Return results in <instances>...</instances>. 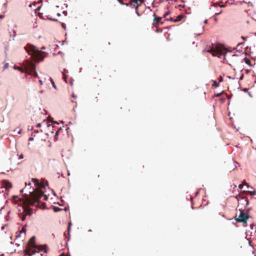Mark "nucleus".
I'll list each match as a JSON object with an SVG mask.
<instances>
[{
  "label": "nucleus",
  "instance_id": "obj_1",
  "mask_svg": "<svg viewBox=\"0 0 256 256\" xmlns=\"http://www.w3.org/2000/svg\"><path fill=\"white\" fill-rule=\"evenodd\" d=\"M30 198L26 197L25 202H22V206L18 209V214L22 221H24L27 216H30L34 212V209L30 208V206H36L39 203L42 196V193L32 192Z\"/></svg>",
  "mask_w": 256,
  "mask_h": 256
},
{
  "label": "nucleus",
  "instance_id": "obj_2",
  "mask_svg": "<svg viewBox=\"0 0 256 256\" xmlns=\"http://www.w3.org/2000/svg\"><path fill=\"white\" fill-rule=\"evenodd\" d=\"M25 50L28 54L31 56L33 60L36 62H38L40 60H42L44 58L45 52H42L38 50L36 46L32 44H28L24 47Z\"/></svg>",
  "mask_w": 256,
  "mask_h": 256
},
{
  "label": "nucleus",
  "instance_id": "obj_3",
  "mask_svg": "<svg viewBox=\"0 0 256 256\" xmlns=\"http://www.w3.org/2000/svg\"><path fill=\"white\" fill-rule=\"evenodd\" d=\"M240 214L238 218H236V220L238 222L246 223L248 220L249 216L246 213L244 212L242 210L240 209Z\"/></svg>",
  "mask_w": 256,
  "mask_h": 256
},
{
  "label": "nucleus",
  "instance_id": "obj_4",
  "mask_svg": "<svg viewBox=\"0 0 256 256\" xmlns=\"http://www.w3.org/2000/svg\"><path fill=\"white\" fill-rule=\"evenodd\" d=\"M15 69L21 71L22 72L28 73V69H30L32 72H34V76H37V72L36 71V66L33 64L32 62H29L28 66V68H20V67L15 68Z\"/></svg>",
  "mask_w": 256,
  "mask_h": 256
},
{
  "label": "nucleus",
  "instance_id": "obj_5",
  "mask_svg": "<svg viewBox=\"0 0 256 256\" xmlns=\"http://www.w3.org/2000/svg\"><path fill=\"white\" fill-rule=\"evenodd\" d=\"M2 182L3 186L1 187L0 189H2L4 188L6 190H8L12 186V184L7 180H3Z\"/></svg>",
  "mask_w": 256,
  "mask_h": 256
},
{
  "label": "nucleus",
  "instance_id": "obj_6",
  "mask_svg": "<svg viewBox=\"0 0 256 256\" xmlns=\"http://www.w3.org/2000/svg\"><path fill=\"white\" fill-rule=\"evenodd\" d=\"M29 244L33 248H38V245H36L35 244V237L32 236V237L29 241H28Z\"/></svg>",
  "mask_w": 256,
  "mask_h": 256
},
{
  "label": "nucleus",
  "instance_id": "obj_7",
  "mask_svg": "<svg viewBox=\"0 0 256 256\" xmlns=\"http://www.w3.org/2000/svg\"><path fill=\"white\" fill-rule=\"evenodd\" d=\"M184 18V15L180 14L176 16V18L175 19H174L173 18H170V20L171 21H173L174 22H178L182 20Z\"/></svg>",
  "mask_w": 256,
  "mask_h": 256
},
{
  "label": "nucleus",
  "instance_id": "obj_8",
  "mask_svg": "<svg viewBox=\"0 0 256 256\" xmlns=\"http://www.w3.org/2000/svg\"><path fill=\"white\" fill-rule=\"evenodd\" d=\"M162 18L161 17H155L154 19L153 25L155 27H157L159 22L161 21Z\"/></svg>",
  "mask_w": 256,
  "mask_h": 256
},
{
  "label": "nucleus",
  "instance_id": "obj_9",
  "mask_svg": "<svg viewBox=\"0 0 256 256\" xmlns=\"http://www.w3.org/2000/svg\"><path fill=\"white\" fill-rule=\"evenodd\" d=\"M42 192V195L44 194L43 192H42L40 190H36V192H34V191L30 192V196H26V194H24V196H25L24 200H20L21 204L22 205V202H25V200H26V197L30 198V196H31L30 195H31V194H32V192L38 193V192Z\"/></svg>",
  "mask_w": 256,
  "mask_h": 256
},
{
  "label": "nucleus",
  "instance_id": "obj_10",
  "mask_svg": "<svg viewBox=\"0 0 256 256\" xmlns=\"http://www.w3.org/2000/svg\"><path fill=\"white\" fill-rule=\"evenodd\" d=\"M32 181L34 183L38 188L41 187V184H40L38 180L36 178H32Z\"/></svg>",
  "mask_w": 256,
  "mask_h": 256
},
{
  "label": "nucleus",
  "instance_id": "obj_11",
  "mask_svg": "<svg viewBox=\"0 0 256 256\" xmlns=\"http://www.w3.org/2000/svg\"><path fill=\"white\" fill-rule=\"evenodd\" d=\"M210 52H211L214 56H218L220 57V56L222 55V52H215L212 50H210Z\"/></svg>",
  "mask_w": 256,
  "mask_h": 256
},
{
  "label": "nucleus",
  "instance_id": "obj_12",
  "mask_svg": "<svg viewBox=\"0 0 256 256\" xmlns=\"http://www.w3.org/2000/svg\"><path fill=\"white\" fill-rule=\"evenodd\" d=\"M38 248L39 250L44 251L45 253L47 252L46 245H44V246H38V248Z\"/></svg>",
  "mask_w": 256,
  "mask_h": 256
},
{
  "label": "nucleus",
  "instance_id": "obj_13",
  "mask_svg": "<svg viewBox=\"0 0 256 256\" xmlns=\"http://www.w3.org/2000/svg\"><path fill=\"white\" fill-rule=\"evenodd\" d=\"M132 2H134V4H136V13L137 14V15L138 16H140V14L138 11V6H139V4H138V0H132Z\"/></svg>",
  "mask_w": 256,
  "mask_h": 256
},
{
  "label": "nucleus",
  "instance_id": "obj_14",
  "mask_svg": "<svg viewBox=\"0 0 256 256\" xmlns=\"http://www.w3.org/2000/svg\"><path fill=\"white\" fill-rule=\"evenodd\" d=\"M48 124V122L46 120H44L42 123H38L37 126H36V127H40L41 126H44L45 124Z\"/></svg>",
  "mask_w": 256,
  "mask_h": 256
},
{
  "label": "nucleus",
  "instance_id": "obj_15",
  "mask_svg": "<svg viewBox=\"0 0 256 256\" xmlns=\"http://www.w3.org/2000/svg\"><path fill=\"white\" fill-rule=\"evenodd\" d=\"M22 233H24V234H26V230H25V228L24 227H23L22 230H21V231L20 232L18 236H20V234H22Z\"/></svg>",
  "mask_w": 256,
  "mask_h": 256
},
{
  "label": "nucleus",
  "instance_id": "obj_16",
  "mask_svg": "<svg viewBox=\"0 0 256 256\" xmlns=\"http://www.w3.org/2000/svg\"><path fill=\"white\" fill-rule=\"evenodd\" d=\"M248 193L250 194L251 196H254L256 194V191H247Z\"/></svg>",
  "mask_w": 256,
  "mask_h": 256
},
{
  "label": "nucleus",
  "instance_id": "obj_17",
  "mask_svg": "<svg viewBox=\"0 0 256 256\" xmlns=\"http://www.w3.org/2000/svg\"><path fill=\"white\" fill-rule=\"evenodd\" d=\"M228 2H228L226 1L224 4H218L220 6V8H224V7H226V4L228 3Z\"/></svg>",
  "mask_w": 256,
  "mask_h": 256
},
{
  "label": "nucleus",
  "instance_id": "obj_18",
  "mask_svg": "<svg viewBox=\"0 0 256 256\" xmlns=\"http://www.w3.org/2000/svg\"><path fill=\"white\" fill-rule=\"evenodd\" d=\"M242 199H244V202H246V206L248 204V200L246 198L242 197Z\"/></svg>",
  "mask_w": 256,
  "mask_h": 256
},
{
  "label": "nucleus",
  "instance_id": "obj_19",
  "mask_svg": "<svg viewBox=\"0 0 256 256\" xmlns=\"http://www.w3.org/2000/svg\"><path fill=\"white\" fill-rule=\"evenodd\" d=\"M212 86L217 88L219 86V84L216 81L214 80V84H212Z\"/></svg>",
  "mask_w": 256,
  "mask_h": 256
},
{
  "label": "nucleus",
  "instance_id": "obj_20",
  "mask_svg": "<svg viewBox=\"0 0 256 256\" xmlns=\"http://www.w3.org/2000/svg\"><path fill=\"white\" fill-rule=\"evenodd\" d=\"M52 124H48L47 125V126L48 127H50L51 125L52 126V127L54 128V124H58L56 122H50Z\"/></svg>",
  "mask_w": 256,
  "mask_h": 256
},
{
  "label": "nucleus",
  "instance_id": "obj_21",
  "mask_svg": "<svg viewBox=\"0 0 256 256\" xmlns=\"http://www.w3.org/2000/svg\"><path fill=\"white\" fill-rule=\"evenodd\" d=\"M60 210V208L58 207H54V212H58Z\"/></svg>",
  "mask_w": 256,
  "mask_h": 256
},
{
  "label": "nucleus",
  "instance_id": "obj_22",
  "mask_svg": "<svg viewBox=\"0 0 256 256\" xmlns=\"http://www.w3.org/2000/svg\"><path fill=\"white\" fill-rule=\"evenodd\" d=\"M48 18L50 20H52V21H56V20L54 19V18H49V17H48Z\"/></svg>",
  "mask_w": 256,
  "mask_h": 256
},
{
  "label": "nucleus",
  "instance_id": "obj_23",
  "mask_svg": "<svg viewBox=\"0 0 256 256\" xmlns=\"http://www.w3.org/2000/svg\"><path fill=\"white\" fill-rule=\"evenodd\" d=\"M243 186H244V184H240L238 186V188H240V189H242L243 188Z\"/></svg>",
  "mask_w": 256,
  "mask_h": 256
},
{
  "label": "nucleus",
  "instance_id": "obj_24",
  "mask_svg": "<svg viewBox=\"0 0 256 256\" xmlns=\"http://www.w3.org/2000/svg\"><path fill=\"white\" fill-rule=\"evenodd\" d=\"M37 252L36 250H32V254H35Z\"/></svg>",
  "mask_w": 256,
  "mask_h": 256
},
{
  "label": "nucleus",
  "instance_id": "obj_25",
  "mask_svg": "<svg viewBox=\"0 0 256 256\" xmlns=\"http://www.w3.org/2000/svg\"><path fill=\"white\" fill-rule=\"evenodd\" d=\"M60 130H61V129H58V130L56 132V135H55V136H58V132L60 131Z\"/></svg>",
  "mask_w": 256,
  "mask_h": 256
},
{
  "label": "nucleus",
  "instance_id": "obj_26",
  "mask_svg": "<svg viewBox=\"0 0 256 256\" xmlns=\"http://www.w3.org/2000/svg\"><path fill=\"white\" fill-rule=\"evenodd\" d=\"M52 84L53 87L56 88V86L54 82H52Z\"/></svg>",
  "mask_w": 256,
  "mask_h": 256
},
{
  "label": "nucleus",
  "instance_id": "obj_27",
  "mask_svg": "<svg viewBox=\"0 0 256 256\" xmlns=\"http://www.w3.org/2000/svg\"><path fill=\"white\" fill-rule=\"evenodd\" d=\"M220 95H221V94H216L215 96H216V97H218V96H220Z\"/></svg>",
  "mask_w": 256,
  "mask_h": 256
},
{
  "label": "nucleus",
  "instance_id": "obj_28",
  "mask_svg": "<svg viewBox=\"0 0 256 256\" xmlns=\"http://www.w3.org/2000/svg\"><path fill=\"white\" fill-rule=\"evenodd\" d=\"M234 0H230V4H232L233 2H234Z\"/></svg>",
  "mask_w": 256,
  "mask_h": 256
},
{
  "label": "nucleus",
  "instance_id": "obj_29",
  "mask_svg": "<svg viewBox=\"0 0 256 256\" xmlns=\"http://www.w3.org/2000/svg\"><path fill=\"white\" fill-rule=\"evenodd\" d=\"M242 184H244V185H247V184H247V183H246V182H243Z\"/></svg>",
  "mask_w": 256,
  "mask_h": 256
},
{
  "label": "nucleus",
  "instance_id": "obj_30",
  "mask_svg": "<svg viewBox=\"0 0 256 256\" xmlns=\"http://www.w3.org/2000/svg\"><path fill=\"white\" fill-rule=\"evenodd\" d=\"M223 80V78H222L221 76L220 77V82H222Z\"/></svg>",
  "mask_w": 256,
  "mask_h": 256
},
{
  "label": "nucleus",
  "instance_id": "obj_31",
  "mask_svg": "<svg viewBox=\"0 0 256 256\" xmlns=\"http://www.w3.org/2000/svg\"><path fill=\"white\" fill-rule=\"evenodd\" d=\"M27 184H28V186H30L31 184H30V182H29L28 184H27V183L26 182V186H27Z\"/></svg>",
  "mask_w": 256,
  "mask_h": 256
},
{
  "label": "nucleus",
  "instance_id": "obj_32",
  "mask_svg": "<svg viewBox=\"0 0 256 256\" xmlns=\"http://www.w3.org/2000/svg\"><path fill=\"white\" fill-rule=\"evenodd\" d=\"M140 3H142L143 2L144 0H140Z\"/></svg>",
  "mask_w": 256,
  "mask_h": 256
},
{
  "label": "nucleus",
  "instance_id": "obj_33",
  "mask_svg": "<svg viewBox=\"0 0 256 256\" xmlns=\"http://www.w3.org/2000/svg\"><path fill=\"white\" fill-rule=\"evenodd\" d=\"M17 132L18 134H20V130H19Z\"/></svg>",
  "mask_w": 256,
  "mask_h": 256
},
{
  "label": "nucleus",
  "instance_id": "obj_34",
  "mask_svg": "<svg viewBox=\"0 0 256 256\" xmlns=\"http://www.w3.org/2000/svg\"><path fill=\"white\" fill-rule=\"evenodd\" d=\"M39 82L40 83V84H42V80H40Z\"/></svg>",
  "mask_w": 256,
  "mask_h": 256
},
{
  "label": "nucleus",
  "instance_id": "obj_35",
  "mask_svg": "<svg viewBox=\"0 0 256 256\" xmlns=\"http://www.w3.org/2000/svg\"><path fill=\"white\" fill-rule=\"evenodd\" d=\"M70 224H71V223H70V224H69V226H68V230L70 229Z\"/></svg>",
  "mask_w": 256,
  "mask_h": 256
},
{
  "label": "nucleus",
  "instance_id": "obj_36",
  "mask_svg": "<svg viewBox=\"0 0 256 256\" xmlns=\"http://www.w3.org/2000/svg\"><path fill=\"white\" fill-rule=\"evenodd\" d=\"M33 140V138H30V140Z\"/></svg>",
  "mask_w": 256,
  "mask_h": 256
},
{
  "label": "nucleus",
  "instance_id": "obj_37",
  "mask_svg": "<svg viewBox=\"0 0 256 256\" xmlns=\"http://www.w3.org/2000/svg\"><path fill=\"white\" fill-rule=\"evenodd\" d=\"M60 256H65L64 254H62Z\"/></svg>",
  "mask_w": 256,
  "mask_h": 256
},
{
  "label": "nucleus",
  "instance_id": "obj_38",
  "mask_svg": "<svg viewBox=\"0 0 256 256\" xmlns=\"http://www.w3.org/2000/svg\"><path fill=\"white\" fill-rule=\"evenodd\" d=\"M72 96L73 98H75L74 94H72Z\"/></svg>",
  "mask_w": 256,
  "mask_h": 256
},
{
  "label": "nucleus",
  "instance_id": "obj_39",
  "mask_svg": "<svg viewBox=\"0 0 256 256\" xmlns=\"http://www.w3.org/2000/svg\"><path fill=\"white\" fill-rule=\"evenodd\" d=\"M14 198H17L18 197L17 196H14Z\"/></svg>",
  "mask_w": 256,
  "mask_h": 256
},
{
  "label": "nucleus",
  "instance_id": "obj_40",
  "mask_svg": "<svg viewBox=\"0 0 256 256\" xmlns=\"http://www.w3.org/2000/svg\"><path fill=\"white\" fill-rule=\"evenodd\" d=\"M70 84L71 86H72V82H70Z\"/></svg>",
  "mask_w": 256,
  "mask_h": 256
},
{
  "label": "nucleus",
  "instance_id": "obj_41",
  "mask_svg": "<svg viewBox=\"0 0 256 256\" xmlns=\"http://www.w3.org/2000/svg\"><path fill=\"white\" fill-rule=\"evenodd\" d=\"M242 38L244 39V40H246L245 38H244V37H242Z\"/></svg>",
  "mask_w": 256,
  "mask_h": 256
},
{
  "label": "nucleus",
  "instance_id": "obj_42",
  "mask_svg": "<svg viewBox=\"0 0 256 256\" xmlns=\"http://www.w3.org/2000/svg\"><path fill=\"white\" fill-rule=\"evenodd\" d=\"M42 48L44 50V49H45V48L44 47H42Z\"/></svg>",
  "mask_w": 256,
  "mask_h": 256
},
{
  "label": "nucleus",
  "instance_id": "obj_43",
  "mask_svg": "<svg viewBox=\"0 0 256 256\" xmlns=\"http://www.w3.org/2000/svg\"><path fill=\"white\" fill-rule=\"evenodd\" d=\"M58 16H60V14L58 13Z\"/></svg>",
  "mask_w": 256,
  "mask_h": 256
}]
</instances>
